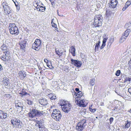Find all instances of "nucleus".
<instances>
[{
  "mask_svg": "<svg viewBox=\"0 0 131 131\" xmlns=\"http://www.w3.org/2000/svg\"><path fill=\"white\" fill-rule=\"evenodd\" d=\"M121 73L120 70H118L116 71L115 73L116 75L117 76H118Z\"/></svg>",
  "mask_w": 131,
  "mask_h": 131,
  "instance_id": "obj_35",
  "label": "nucleus"
},
{
  "mask_svg": "<svg viewBox=\"0 0 131 131\" xmlns=\"http://www.w3.org/2000/svg\"><path fill=\"white\" fill-rule=\"evenodd\" d=\"M117 3V1L116 0H111L110 3L108 4V5L110 8H114L116 7Z\"/></svg>",
  "mask_w": 131,
  "mask_h": 131,
  "instance_id": "obj_8",
  "label": "nucleus"
},
{
  "mask_svg": "<svg viewBox=\"0 0 131 131\" xmlns=\"http://www.w3.org/2000/svg\"><path fill=\"white\" fill-rule=\"evenodd\" d=\"M129 34L128 33H125V32L124 33V34L123 35V36L125 38V37H127L128 35Z\"/></svg>",
  "mask_w": 131,
  "mask_h": 131,
  "instance_id": "obj_42",
  "label": "nucleus"
},
{
  "mask_svg": "<svg viewBox=\"0 0 131 131\" xmlns=\"http://www.w3.org/2000/svg\"><path fill=\"white\" fill-rule=\"evenodd\" d=\"M4 114H3L2 115H3V118H5L7 117V114L6 113H4Z\"/></svg>",
  "mask_w": 131,
  "mask_h": 131,
  "instance_id": "obj_46",
  "label": "nucleus"
},
{
  "mask_svg": "<svg viewBox=\"0 0 131 131\" xmlns=\"http://www.w3.org/2000/svg\"><path fill=\"white\" fill-rule=\"evenodd\" d=\"M109 42L108 43L107 46L109 45V47H110L111 44L114 41V38L113 36H111L109 38Z\"/></svg>",
  "mask_w": 131,
  "mask_h": 131,
  "instance_id": "obj_14",
  "label": "nucleus"
},
{
  "mask_svg": "<svg viewBox=\"0 0 131 131\" xmlns=\"http://www.w3.org/2000/svg\"><path fill=\"white\" fill-rule=\"evenodd\" d=\"M125 38L124 36L121 37L120 38L119 40V42L120 43H122L125 40Z\"/></svg>",
  "mask_w": 131,
  "mask_h": 131,
  "instance_id": "obj_30",
  "label": "nucleus"
},
{
  "mask_svg": "<svg viewBox=\"0 0 131 131\" xmlns=\"http://www.w3.org/2000/svg\"><path fill=\"white\" fill-rule=\"evenodd\" d=\"M77 104L78 106L81 107H85V105L83 103H82V101H81V100L80 101H79V102H78Z\"/></svg>",
  "mask_w": 131,
  "mask_h": 131,
  "instance_id": "obj_21",
  "label": "nucleus"
},
{
  "mask_svg": "<svg viewBox=\"0 0 131 131\" xmlns=\"http://www.w3.org/2000/svg\"><path fill=\"white\" fill-rule=\"evenodd\" d=\"M7 47L6 45L4 44H3L2 46L1 47V49L3 51L4 50H5V49H7Z\"/></svg>",
  "mask_w": 131,
  "mask_h": 131,
  "instance_id": "obj_29",
  "label": "nucleus"
},
{
  "mask_svg": "<svg viewBox=\"0 0 131 131\" xmlns=\"http://www.w3.org/2000/svg\"><path fill=\"white\" fill-rule=\"evenodd\" d=\"M22 123L20 121V120H19V121L18 122V124L17 125H16V126L17 127L19 128H20L21 127L22 125H21Z\"/></svg>",
  "mask_w": 131,
  "mask_h": 131,
  "instance_id": "obj_24",
  "label": "nucleus"
},
{
  "mask_svg": "<svg viewBox=\"0 0 131 131\" xmlns=\"http://www.w3.org/2000/svg\"><path fill=\"white\" fill-rule=\"evenodd\" d=\"M2 5L5 11L6 10H7V9H9V7L8 6V4L6 2H3L2 3Z\"/></svg>",
  "mask_w": 131,
  "mask_h": 131,
  "instance_id": "obj_18",
  "label": "nucleus"
},
{
  "mask_svg": "<svg viewBox=\"0 0 131 131\" xmlns=\"http://www.w3.org/2000/svg\"><path fill=\"white\" fill-rule=\"evenodd\" d=\"M107 39V38H106L103 39V40L102 44L101 46L100 47L101 49H102L105 45V43Z\"/></svg>",
  "mask_w": 131,
  "mask_h": 131,
  "instance_id": "obj_16",
  "label": "nucleus"
},
{
  "mask_svg": "<svg viewBox=\"0 0 131 131\" xmlns=\"http://www.w3.org/2000/svg\"><path fill=\"white\" fill-rule=\"evenodd\" d=\"M56 54H58V55L59 56H60V54H58V52H59V50H58V51H57L56 50Z\"/></svg>",
  "mask_w": 131,
  "mask_h": 131,
  "instance_id": "obj_55",
  "label": "nucleus"
},
{
  "mask_svg": "<svg viewBox=\"0 0 131 131\" xmlns=\"http://www.w3.org/2000/svg\"><path fill=\"white\" fill-rule=\"evenodd\" d=\"M19 120L18 119L15 118L12 119L10 122L13 126H15L18 124V123Z\"/></svg>",
  "mask_w": 131,
  "mask_h": 131,
  "instance_id": "obj_11",
  "label": "nucleus"
},
{
  "mask_svg": "<svg viewBox=\"0 0 131 131\" xmlns=\"http://www.w3.org/2000/svg\"><path fill=\"white\" fill-rule=\"evenodd\" d=\"M20 46V48L22 49H24L26 47V44H19Z\"/></svg>",
  "mask_w": 131,
  "mask_h": 131,
  "instance_id": "obj_27",
  "label": "nucleus"
},
{
  "mask_svg": "<svg viewBox=\"0 0 131 131\" xmlns=\"http://www.w3.org/2000/svg\"><path fill=\"white\" fill-rule=\"evenodd\" d=\"M1 114H4V113L2 110H0V115H1Z\"/></svg>",
  "mask_w": 131,
  "mask_h": 131,
  "instance_id": "obj_61",
  "label": "nucleus"
},
{
  "mask_svg": "<svg viewBox=\"0 0 131 131\" xmlns=\"http://www.w3.org/2000/svg\"><path fill=\"white\" fill-rule=\"evenodd\" d=\"M70 52L72 54L73 56H75V49L74 47L72 46L71 48V50H69Z\"/></svg>",
  "mask_w": 131,
  "mask_h": 131,
  "instance_id": "obj_17",
  "label": "nucleus"
},
{
  "mask_svg": "<svg viewBox=\"0 0 131 131\" xmlns=\"http://www.w3.org/2000/svg\"><path fill=\"white\" fill-rule=\"evenodd\" d=\"M19 77L21 79H24L26 76V72L24 71H20L19 73Z\"/></svg>",
  "mask_w": 131,
  "mask_h": 131,
  "instance_id": "obj_13",
  "label": "nucleus"
},
{
  "mask_svg": "<svg viewBox=\"0 0 131 131\" xmlns=\"http://www.w3.org/2000/svg\"><path fill=\"white\" fill-rule=\"evenodd\" d=\"M103 18L101 15L95 16L93 22L94 25L95 27H99L102 26Z\"/></svg>",
  "mask_w": 131,
  "mask_h": 131,
  "instance_id": "obj_3",
  "label": "nucleus"
},
{
  "mask_svg": "<svg viewBox=\"0 0 131 131\" xmlns=\"http://www.w3.org/2000/svg\"><path fill=\"white\" fill-rule=\"evenodd\" d=\"M71 63L77 67L80 68L82 65V62L78 60H74L71 59Z\"/></svg>",
  "mask_w": 131,
  "mask_h": 131,
  "instance_id": "obj_7",
  "label": "nucleus"
},
{
  "mask_svg": "<svg viewBox=\"0 0 131 131\" xmlns=\"http://www.w3.org/2000/svg\"><path fill=\"white\" fill-rule=\"evenodd\" d=\"M56 99V96L55 95H53L50 98V99L52 100H54Z\"/></svg>",
  "mask_w": 131,
  "mask_h": 131,
  "instance_id": "obj_37",
  "label": "nucleus"
},
{
  "mask_svg": "<svg viewBox=\"0 0 131 131\" xmlns=\"http://www.w3.org/2000/svg\"><path fill=\"white\" fill-rule=\"evenodd\" d=\"M3 68H2V67L1 64H0V72L2 70Z\"/></svg>",
  "mask_w": 131,
  "mask_h": 131,
  "instance_id": "obj_62",
  "label": "nucleus"
},
{
  "mask_svg": "<svg viewBox=\"0 0 131 131\" xmlns=\"http://www.w3.org/2000/svg\"><path fill=\"white\" fill-rule=\"evenodd\" d=\"M112 13L111 10L109 9H107L106 11V14L107 16L110 15Z\"/></svg>",
  "mask_w": 131,
  "mask_h": 131,
  "instance_id": "obj_23",
  "label": "nucleus"
},
{
  "mask_svg": "<svg viewBox=\"0 0 131 131\" xmlns=\"http://www.w3.org/2000/svg\"><path fill=\"white\" fill-rule=\"evenodd\" d=\"M62 110L65 112L68 113L70 111L71 105L68 101H65L61 105Z\"/></svg>",
  "mask_w": 131,
  "mask_h": 131,
  "instance_id": "obj_5",
  "label": "nucleus"
},
{
  "mask_svg": "<svg viewBox=\"0 0 131 131\" xmlns=\"http://www.w3.org/2000/svg\"><path fill=\"white\" fill-rule=\"evenodd\" d=\"M5 56L7 58H8L9 57V51L8 52H7L5 53Z\"/></svg>",
  "mask_w": 131,
  "mask_h": 131,
  "instance_id": "obj_40",
  "label": "nucleus"
},
{
  "mask_svg": "<svg viewBox=\"0 0 131 131\" xmlns=\"http://www.w3.org/2000/svg\"><path fill=\"white\" fill-rule=\"evenodd\" d=\"M3 82L4 84L6 86H8L9 83V79L8 78H4Z\"/></svg>",
  "mask_w": 131,
  "mask_h": 131,
  "instance_id": "obj_19",
  "label": "nucleus"
},
{
  "mask_svg": "<svg viewBox=\"0 0 131 131\" xmlns=\"http://www.w3.org/2000/svg\"><path fill=\"white\" fill-rule=\"evenodd\" d=\"M20 94L23 95H25L28 94L27 92L25 91H22V92L20 93Z\"/></svg>",
  "mask_w": 131,
  "mask_h": 131,
  "instance_id": "obj_41",
  "label": "nucleus"
},
{
  "mask_svg": "<svg viewBox=\"0 0 131 131\" xmlns=\"http://www.w3.org/2000/svg\"><path fill=\"white\" fill-rule=\"evenodd\" d=\"M9 28L10 33L12 35L14 34L16 36L19 33L18 28L14 23L9 24Z\"/></svg>",
  "mask_w": 131,
  "mask_h": 131,
  "instance_id": "obj_2",
  "label": "nucleus"
},
{
  "mask_svg": "<svg viewBox=\"0 0 131 131\" xmlns=\"http://www.w3.org/2000/svg\"><path fill=\"white\" fill-rule=\"evenodd\" d=\"M128 92L131 94V86L130 87V88H128Z\"/></svg>",
  "mask_w": 131,
  "mask_h": 131,
  "instance_id": "obj_54",
  "label": "nucleus"
},
{
  "mask_svg": "<svg viewBox=\"0 0 131 131\" xmlns=\"http://www.w3.org/2000/svg\"><path fill=\"white\" fill-rule=\"evenodd\" d=\"M130 4V2L128 1L126 2L125 5L126 6H127L128 7Z\"/></svg>",
  "mask_w": 131,
  "mask_h": 131,
  "instance_id": "obj_39",
  "label": "nucleus"
},
{
  "mask_svg": "<svg viewBox=\"0 0 131 131\" xmlns=\"http://www.w3.org/2000/svg\"><path fill=\"white\" fill-rule=\"evenodd\" d=\"M34 43L37 45L38 47L37 49H36V51H38L40 48V45L41 44V40L39 39H36Z\"/></svg>",
  "mask_w": 131,
  "mask_h": 131,
  "instance_id": "obj_9",
  "label": "nucleus"
},
{
  "mask_svg": "<svg viewBox=\"0 0 131 131\" xmlns=\"http://www.w3.org/2000/svg\"><path fill=\"white\" fill-rule=\"evenodd\" d=\"M3 51V52L5 54L8 52L7 49H5V50H4Z\"/></svg>",
  "mask_w": 131,
  "mask_h": 131,
  "instance_id": "obj_53",
  "label": "nucleus"
},
{
  "mask_svg": "<svg viewBox=\"0 0 131 131\" xmlns=\"http://www.w3.org/2000/svg\"><path fill=\"white\" fill-rule=\"evenodd\" d=\"M1 59L5 61L6 60H8V58H7L5 55H3Z\"/></svg>",
  "mask_w": 131,
  "mask_h": 131,
  "instance_id": "obj_32",
  "label": "nucleus"
},
{
  "mask_svg": "<svg viewBox=\"0 0 131 131\" xmlns=\"http://www.w3.org/2000/svg\"><path fill=\"white\" fill-rule=\"evenodd\" d=\"M131 124V122L128 121H127L125 122L124 125H123L122 126L123 128H128L129 127Z\"/></svg>",
  "mask_w": 131,
  "mask_h": 131,
  "instance_id": "obj_12",
  "label": "nucleus"
},
{
  "mask_svg": "<svg viewBox=\"0 0 131 131\" xmlns=\"http://www.w3.org/2000/svg\"><path fill=\"white\" fill-rule=\"evenodd\" d=\"M125 33H128V34H129L130 32V29H127L125 31Z\"/></svg>",
  "mask_w": 131,
  "mask_h": 131,
  "instance_id": "obj_47",
  "label": "nucleus"
},
{
  "mask_svg": "<svg viewBox=\"0 0 131 131\" xmlns=\"http://www.w3.org/2000/svg\"><path fill=\"white\" fill-rule=\"evenodd\" d=\"M86 121L85 119L82 120L80 122H79L77 126H76V128L79 131H82L84 129L86 125Z\"/></svg>",
  "mask_w": 131,
  "mask_h": 131,
  "instance_id": "obj_6",
  "label": "nucleus"
},
{
  "mask_svg": "<svg viewBox=\"0 0 131 131\" xmlns=\"http://www.w3.org/2000/svg\"><path fill=\"white\" fill-rule=\"evenodd\" d=\"M96 6L97 8H100L101 7V5L100 4L98 3L97 4Z\"/></svg>",
  "mask_w": 131,
  "mask_h": 131,
  "instance_id": "obj_58",
  "label": "nucleus"
},
{
  "mask_svg": "<svg viewBox=\"0 0 131 131\" xmlns=\"http://www.w3.org/2000/svg\"><path fill=\"white\" fill-rule=\"evenodd\" d=\"M79 99L78 100V97L76 98L75 99V102L77 103L78 102H79Z\"/></svg>",
  "mask_w": 131,
  "mask_h": 131,
  "instance_id": "obj_52",
  "label": "nucleus"
},
{
  "mask_svg": "<svg viewBox=\"0 0 131 131\" xmlns=\"http://www.w3.org/2000/svg\"><path fill=\"white\" fill-rule=\"evenodd\" d=\"M113 121V117H111L110 119V123L111 124Z\"/></svg>",
  "mask_w": 131,
  "mask_h": 131,
  "instance_id": "obj_43",
  "label": "nucleus"
},
{
  "mask_svg": "<svg viewBox=\"0 0 131 131\" xmlns=\"http://www.w3.org/2000/svg\"><path fill=\"white\" fill-rule=\"evenodd\" d=\"M37 45L36 43H34L33 44L32 46V49L36 51V49H37Z\"/></svg>",
  "mask_w": 131,
  "mask_h": 131,
  "instance_id": "obj_28",
  "label": "nucleus"
},
{
  "mask_svg": "<svg viewBox=\"0 0 131 131\" xmlns=\"http://www.w3.org/2000/svg\"><path fill=\"white\" fill-rule=\"evenodd\" d=\"M15 5L17 7V9L18 10H19L20 9V7L19 6H17L16 4H15Z\"/></svg>",
  "mask_w": 131,
  "mask_h": 131,
  "instance_id": "obj_60",
  "label": "nucleus"
},
{
  "mask_svg": "<svg viewBox=\"0 0 131 131\" xmlns=\"http://www.w3.org/2000/svg\"><path fill=\"white\" fill-rule=\"evenodd\" d=\"M4 96L8 98H10L11 97L9 94H6L4 95Z\"/></svg>",
  "mask_w": 131,
  "mask_h": 131,
  "instance_id": "obj_48",
  "label": "nucleus"
},
{
  "mask_svg": "<svg viewBox=\"0 0 131 131\" xmlns=\"http://www.w3.org/2000/svg\"><path fill=\"white\" fill-rule=\"evenodd\" d=\"M100 41H98L96 43L94 49L95 51H96L98 50L100 46Z\"/></svg>",
  "mask_w": 131,
  "mask_h": 131,
  "instance_id": "obj_20",
  "label": "nucleus"
},
{
  "mask_svg": "<svg viewBox=\"0 0 131 131\" xmlns=\"http://www.w3.org/2000/svg\"><path fill=\"white\" fill-rule=\"evenodd\" d=\"M81 114L84 115L86 114L87 112H86V110L84 109L83 110H81Z\"/></svg>",
  "mask_w": 131,
  "mask_h": 131,
  "instance_id": "obj_33",
  "label": "nucleus"
},
{
  "mask_svg": "<svg viewBox=\"0 0 131 131\" xmlns=\"http://www.w3.org/2000/svg\"><path fill=\"white\" fill-rule=\"evenodd\" d=\"M85 100L84 99L81 100V101L82 102V103L84 104V102H85Z\"/></svg>",
  "mask_w": 131,
  "mask_h": 131,
  "instance_id": "obj_63",
  "label": "nucleus"
},
{
  "mask_svg": "<svg viewBox=\"0 0 131 131\" xmlns=\"http://www.w3.org/2000/svg\"><path fill=\"white\" fill-rule=\"evenodd\" d=\"M39 103L41 105L47 106L48 105L47 101L46 99H41L39 100Z\"/></svg>",
  "mask_w": 131,
  "mask_h": 131,
  "instance_id": "obj_10",
  "label": "nucleus"
},
{
  "mask_svg": "<svg viewBox=\"0 0 131 131\" xmlns=\"http://www.w3.org/2000/svg\"><path fill=\"white\" fill-rule=\"evenodd\" d=\"M75 91L77 92H80V91H79V88H76L75 89Z\"/></svg>",
  "mask_w": 131,
  "mask_h": 131,
  "instance_id": "obj_56",
  "label": "nucleus"
},
{
  "mask_svg": "<svg viewBox=\"0 0 131 131\" xmlns=\"http://www.w3.org/2000/svg\"><path fill=\"white\" fill-rule=\"evenodd\" d=\"M40 5H38L36 7V9L38 11H39L40 12V7H39Z\"/></svg>",
  "mask_w": 131,
  "mask_h": 131,
  "instance_id": "obj_44",
  "label": "nucleus"
},
{
  "mask_svg": "<svg viewBox=\"0 0 131 131\" xmlns=\"http://www.w3.org/2000/svg\"><path fill=\"white\" fill-rule=\"evenodd\" d=\"M53 94H49L48 95V97L50 98H50L52 96Z\"/></svg>",
  "mask_w": 131,
  "mask_h": 131,
  "instance_id": "obj_59",
  "label": "nucleus"
},
{
  "mask_svg": "<svg viewBox=\"0 0 131 131\" xmlns=\"http://www.w3.org/2000/svg\"><path fill=\"white\" fill-rule=\"evenodd\" d=\"M95 80L94 79H92L91 80L90 82V84L92 86L94 84Z\"/></svg>",
  "mask_w": 131,
  "mask_h": 131,
  "instance_id": "obj_31",
  "label": "nucleus"
},
{
  "mask_svg": "<svg viewBox=\"0 0 131 131\" xmlns=\"http://www.w3.org/2000/svg\"><path fill=\"white\" fill-rule=\"evenodd\" d=\"M28 104L29 105H31L33 104V102L30 101H28Z\"/></svg>",
  "mask_w": 131,
  "mask_h": 131,
  "instance_id": "obj_50",
  "label": "nucleus"
},
{
  "mask_svg": "<svg viewBox=\"0 0 131 131\" xmlns=\"http://www.w3.org/2000/svg\"><path fill=\"white\" fill-rule=\"evenodd\" d=\"M36 124L35 125L38 126L39 128H43V124L41 122L38 120H37L36 121Z\"/></svg>",
  "mask_w": 131,
  "mask_h": 131,
  "instance_id": "obj_15",
  "label": "nucleus"
},
{
  "mask_svg": "<svg viewBox=\"0 0 131 131\" xmlns=\"http://www.w3.org/2000/svg\"><path fill=\"white\" fill-rule=\"evenodd\" d=\"M76 94V95L77 96V97H80L83 95V94L82 93L81 91H80V92H77V93H75Z\"/></svg>",
  "mask_w": 131,
  "mask_h": 131,
  "instance_id": "obj_22",
  "label": "nucleus"
},
{
  "mask_svg": "<svg viewBox=\"0 0 131 131\" xmlns=\"http://www.w3.org/2000/svg\"><path fill=\"white\" fill-rule=\"evenodd\" d=\"M52 23V26L53 27H54L56 28V27H57V25L56 24H55V23Z\"/></svg>",
  "mask_w": 131,
  "mask_h": 131,
  "instance_id": "obj_45",
  "label": "nucleus"
},
{
  "mask_svg": "<svg viewBox=\"0 0 131 131\" xmlns=\"http://www.w3.org/2000/svg\"><path fill=\"white\" fill-rule=\"evenodd\" d=\"M39 7H40V12H43L45 11L46 8L45 6H43L39 5Z\"/></svg>",
  "mask_w": 131,
  "mask_h": 131,
  "instance_id": "obj_25",
  "label": "nucleus"
},
{
  "mask_svg": "<svg viewBox=\"0 0 131 131\" xmlns=\"http://www.w3.org/2000/svg\"><path fill=\"white\" fill-rule=\"evenodd\" d=\"M20 104L19 103H17L15 104V106L16 107H21L22 110L23 108V106H20Z\"/></svg>",
  "mask_w": 131,
  "mask_h": 131,
  "instance_id": "obj_34",
  "label": "nucleus"
},
{
  "mask_svg": "<svg viewBox=\"0 0 131 131\" xmlns=\"http://www.w3.org/2000/svg\"><path fill=\"white\" fill-rule=\"evenodd\" d=\"M128 7L127 6H126L125 5L124 6L122 10L123 11H124L125 10L126 8H127Z\"/></svg>",
  "mask_w": 131,
  "mask_h": 131,
  "instance_id": "obj_49",
  "label": "nucleus"
},
{
  "mask_svg": "<svg viewBox=\"0 0 131 131\" xmlns=\"http://www.w3.org/2000/svg\"><path fill=\"white\" fill-rule=\"evenodd\" d=\"M130 23L126 24L125 25V27L126 28H127L130 25Z\"/></svg>",
  "mask_w": 131,
  "mask_h": 131,
  "instance_id": "obj_36",
  "label": "nucleus"
},
{
  "mask_svg": "<svg viewBox=\"0 0 131 131\" xmlns=\"http://www.w3.org/2000/svg\"><path fill=\"white\" fill-rule=\"evenodd\" d=\"M96 111V109L95 108H93L92 110L91 111V112H94Z\"/></svg>",
  "mask_w": 131,
  "mask_h": 131,
  "instance_id": "obj_57",
  "label": "nucleus"
},
{
  "mask_svg": "<svg viewBox=\"0 0 131 131\" xmlns=\"http://www.w3.org/2000/svg\"><path fill=\"white\" fill-rule=\"evenodd\" d=\"M43 111H40L35 109H30V112L28 113V116L30 117L33 118L36 117L41 116L43 115Z\"/></svg>",
  "mask_w": 131,
  "mask_h": 131,
  "instance_id": "obj_1",
  "label": "nucleus"
},
{
  "mask_svg": "<svg viewBox=\"0 0 131 131\" xmlns=\"http://www.w3.org/2000/svg\"><path fill=\"white\" fill-rule=\"evenodd\" d=\"M51 116L52 118L57 121H59L62 117L61 112L56 109L53 110V112Z\"/></svg>",
  "mask_w": 131,
  "mask_h": 131,
  "instance_id": "obj_4",
  "label": "nucleus"
},
{
  "mask_svg": "<svg viewBox=\"0 0 131 131\" xmlns=\"http://www.w3.org/2000/svg\"><path fill=\"white\" fill-rule=\"evenodd\" d=\"M24 44H26L27 43V41L26 40L24 39L23 41H21L20 42V43L19 44H24Z\"/></svg>",
  "mask_w": 131,
  "mask_h": 131,
  "instance_id": "obj_38",
  "label": "nucleus"
},
{
  "mask_svg": "<svg viewBox=\"0 0 131 131\" xmlns=\"http://www.w3.org/2000/svg\"><path fill=\"white\" fill-rule=\"evenodd\" d=\"M49 63L48 62L47 63V66L50 69H52L54 67H53L52 65L51 64V62L50 61H49Z\"/></svg>",
  "mask_w": 131,
  "mask_h": 131,
  "instance_id": "obj_26",
  "label": "nucleus"
},
{
  "mask_svg": "<svg viewBox=\"0 0 131 131\" xmlns=\"http://www.w3.org/2000/svg\"><path fill=\"white\" fill-rule=\"evenodd\" d=\"M43 130H44L43 127V128H40L39 129L40 131H43Z\"/></svg>",
  "mask_w": 131,
  "mask_h": 131,
  "instance_id": "obj_64",
  "label": "nucleus"
},
{
  "mask_svg": "<svg viewBox=\"0 0 131 131\" xmlns=\"http://www.w3.org/2000/svg\"><path fill=\"white\" fill-rule=\"evenodd\" d=\"M9 9V10H8L7 11H6L7 14H9L11 13V10H10V9Z\"/></svg>",
  "mask_w": 131,
  "mask_h": 131,
  "instance_id": "obj_51",
  "label": "nucleus"
}]
</instances>
